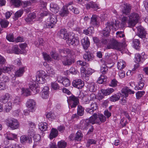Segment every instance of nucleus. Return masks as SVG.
<instances>
[{
    "label": "nucleus",
    "mask_w": 148,
    "mask_h": 148,
    "mask_svg": "<svg viewBox=\"0 0 148 148\" xmlns=\"http://www.w3.org/2000/svg\"><path fill=\"white\" fill-rule=\"evenodd\" d=\"M60 55L62 56V62L64 66H69L73 62V60L71 58L72 51L69 49L65 50L60 49L59 50Z\"/></svg>",
    "instance_id": "f257e3e1"
},
{
    "label": "nucleus",
    "mask_w": 148,
    "mask_h": 148,
    "mask_svg": "<svg viewBox=\"0 0 148 148\" xmlns=\"http://www.w3.org/2000/svg\"><path fill=\"white\" fill-rule=\"evenodd\" d=\"M107 47L108 49H112L120 51L123 49V44L116 40L113 39L108 44Z\"/></svg>",
    "instance_id": "f03ea898"
},
{
    "label": "nucleus",
    "mask_w": 148,
    "mask_h": 148,
    "mask_svg": "<svg viewBox=\"0 0 148 148\" xmlns=\"http://www.w3.org/2000/svg\"><path fill=\"white\" fill-rule=\"evenodd\" d=\"M134 92V91H132L127 87L123 88L122 90L121 96L123 97L121 100L120 103L122 105H126L127 101L126 99V98L128 97V94H133Z\"/></svg>",
    "instance_id": "7ed1b4c3"
},
{
    "label": "nucleus",
    "mask_w": 148,
    "mask_h": 148,
    "mask_svg": "<svg viewBox=\"0 0 148 148\" xmlns=\"http://www.w3.org/2000/svg\"><path fill=\"white\" fill-rule=\"evenodd\" d=\"M139 18V15L138 13L135 12L131 13L129 16L128 26L130 27L134 26L138 23Z\"/></svg>",
    "instance_id": "20e7f679"
},
{
    "label": "nucleus",
    "mask_w": 148,
    "mask_h": 148,
    "mask_svg": "<svg viewBox=\"0 0 148 148\" xmlns=\"http://www.w3.org/2000/svg\"><path fill=\"white\" fill-rule=\"evenodd\" d=\"M67 101L69 107L71 108H74L79 103V99L77 97L72 95L67 97Z\"/></svg>",
    "instance_id": "39448f33"
},
{
    "label": "nucleus",
    "mask_w": 148,
    "mask_h": 148,
    "mask_svg": "<svg viewBox=\"0 0 148 148\" xmlns=\"http://www.w3.org/2000/svg\"><path fill=\"white\" fill-rule=\"evenodd\" d=\"M7 125L12 130H15L18 128L19 124L17 120L14 118L6 120Z\"/></svg>",
    "instance_id": "423d86ee"
},
{
    "label": "nucleus",
    "mask_w": 148,
    "mask_h": 148,
    "mask_svg": "<svg viewBox=\"0 0 148 148\" xmlns=\"http://www.w3.org/2000/svg\"><path fill=\"white\" fill-rule=\"evenodd\" d=\"M74 34L69 35L67 38L66 42L69 45H78L79 42L78 38L74 36Z\"/></svg>",
    "instance_id": "0eeeda50"
},
{
    "label": "nucleus",
    "mask_w": 148,
    "mask_h": 148,
    "mask_svg": "<svg viewBox=\"0 0 148 148\" xmlns=\"http://www.w3.org/2000/svg\"><path fill=\"white\" fill-rule=\"evenodd\" d=\"M48 20V23H47L45 25L46 26L44 27L49 28H53L57 21V16L55 14H52L51 16Z\"/></svg>",
    "instance_id": "6e6552de"
},
{
    "label": "nucleus",
    "mask_w": 148,
    "mask_h": 148,
    "mask_svg": "<svg viewBox=\"0 0 148 148\" xmlns=\"http://www.w3.org/2000/svg\"><path fill=\"white\" fill-rule=\"evenodd\" d=\"M26 106L29 111L33 112L35 109L36 103L33 99H29L27 100Z\"/></svg>",
    "instance_id": "1a4fd4ad"
},
{
    "label": "nucleus",
    "mask_w": 148,
    "mask_h": 148,
    "mask_svg": "<svg viewBox=\"0 0 148 148\" xmlns=\"http://www.w3.org/2000/svg\"><path fill=\"white\" fill-rule=\"evenodd\" d=\"M137 30V35L141 38H145L146 32L144 28L141 26H139L136 27Z\"/></svg>",
    "instance_id": "9d476101"
},
{
    "label": "nucleus",
    "mask_w": 148,
    "mask_h": 148,
    "mask_svg": "<svg viewBox=\"0 0 148 148\" xmlns=\"http://www.w3.org/2000/svg\"><path fill=\"white\" fill-rule=\"evenodd\" d=\"M98 105L95 101L92 102L90 105V108H88L86 109V111L88 113L91 114L93 113L94 112L98 109Z\"/></svg>",
    "instance_id": "9b49d317"
},
{
    "label": "nucleus",
    "mask_w": 148,
    "mask_h": 148,
    "mask_svg": "<svg viewBox=\"0 0 148 148\" xmlns=\"http://www.w3.org/2000/svg\"><path fill=\"white\" fill-rule=\"evenodd\" d=\"M77 64L82 66V67L81 68V73H86V69L87 67L89 66L88 63L81 60H79L77 61Z\"/></svg>",
    "instance_id": "f8f14e48"
},
{
    "label": "nucleus",
    "mask_w": 148,
    "mask_h": 148,
    "mask_svg": "<svg viewBox=\"0 0 148 148\" xmlns=\"http://www.w3.org/2000/svg\"><path fill=\"white\" fill-rule=\"evenodd\" d=\"M38 84L35 81L31 82L29 84V87L35 94L38 93L40 91V88L38 86Z\"/></svg>",
    "instance_id": "ddd939ff"
},
{
    "label": "nucleus",
    "mask_w": 148,
    "mask_h": 148,
    "mask_svg": "<svg viewBox=\"0 0 148 148\" xmlns=\"http://www.w3.org/2000/svg\"><path fill=\"white\" fill-rule=\"evenodd\" d=\"M72 84L73 86L78 89H81L84 85L83 81L80 79L74 80Z\"/></svg>",
    "instance_id": "4468645a"
},
{
    "label": "nucleus",
    "mask_w": 148,
    "mask_h": 148,
    "mask_svg": "<svg viewBox=\"0 0 148 148\" xmlns=\"http://www.w3.org/2000/svg\"><path fill=\"white\" fill-rule=\"evenodd\" d=\"M100 18L96 15H93L91 18L90 23L94 26H98L99 24Z\"/></svg>",
    "instance_id": "2eb2a0df"
},
{
    "label": "nucleus",
    "mask_w": 148,
    "mask_h": 148,
    "mask_svg": "<svg viewBox=\"0 0 148 148\" xmlns=\"http://www.w3.org/2000/svg\"><path fill=\"white\" fill-rule=\"evenodd\" d=\"M132 8L131 6L127 3H124L122 9L123 14L126 15L128 14L130 12Z\"/></svg>",
    "instance_id": "dca6fc26"
},
{
    "label": "nucleus",
    "mask_w": 148,
    "mask_h": 148,
    "mask_svg": "<svg viewBox=\"0 0 148 148\" xmlns=\"http://www.w3.org/2000/svg\"><path fill=\"white\" fill-rule=\"evenodd\" d=\"M85 6L87 9L92 8L95 10H97L99 8V5L95 2L91 1L85 4Z\"/></svg>",
    "instance_id": "f3484780"
},
{
    "label": "nucleus",
    "mask_w": 148,
    "mask_h": 148,
    "mask_svg": "<svg viewBox=\"0 0 148 148\" xmlns=\"http://www.w3.org/2000/svg\"><path fill=\"white\" fill-rule=\"evenodd\" d=\"M12 96L8 93L2 95L0 98V102L3 103H6L10 100Z\"/></svg>",
    "instance_id": "a211bd4d"
},
{
    "label": "nucleus",
    "mask_w": 148,
    "mask_h": 148,
    "mask_svg": "<svg viewBox=\"0 0 148 148\" xmlns=\"http://www.w3.org/2000/svg\"><path fill=\"white\" fill-rule=\"evenodd\" d=\"M49 88L47 86L43 88L40 92V95L43 99H47L49 97Z\"/></svg>",
    "instance_id": "6ab92c4d"
},
{
    "label": "nucleus",
    "mask_w": 148,
    "mask_h": 148,
    "mask_svg": "<svg viewBox=\"0 0 148 148\" xmlns=\"http://www.w3.org/2000/svg\"><path fill=\"white\" fill-rule=\"evenodd\" d=\"M81 43L84 49L86 50L89 47L90 42L88 38L86 36L81 40Z\"/></svg>",
    "instance_id": "aec40b11"
},
{
    "label": "nucleus",
    "mask_w": 148,
    "mask_h": 148,
    "mask_svg": "<svg viewBox=\"0 0 148 148\" xmlns=\"http://www.w3.org/2000/svg\"><path fill=\"white\" fill-rule=\"evenodd\" d=\"M94 57L93 55L89 51H86L83 56L84 59L87 61H91L93 59Z\"/></svg>",
    "instance_id": "412c9836"
},
{
    "label": "nucleus",
    "mask_w": 148,
    "mask_h": 148,
    "mask_svg": "<svg viewBox=\"0 0 148 148\" xmlns=\"http://www.w3.org/2000/svg\"><path fill=\"white\" fill-rule=\"evenodd\" d=\"M89 121L88 120H84L81 121L80 122V127L82 129H87L91 125L89 123Z\"/></svg>",
    "instance_id": "4be33fe9"
},
{
    "label": "nucleus",
    "mask_w": 148,
    "mask_h": 148,
    "mask_svg": "<svg viewBox=\"0 0 148 148\" xmlns=\"http://www.w3.org/2000/svg\"><path fill=\"white\" fill-rule=\"evenodd\" d=\"M60 36L61 38L66 40L69 34L67 32V30L65 29H62L60 31Z\"/></svg>",
    "instance_id": "5701e85b"
},
{
    "label": "nucleus",
    "mask_w": 148,
    "mask_h": 148,
    "mask_svg": "<svg viewBox=\"0 0 148 148\" xmlns=\"http://www.w3.org/2000/svg\"><path fill=\"white\" fill-rule=\"evenodd\" d=\"M69 11L66 6H63L59 12L60 15L62 17L66 16L69 14Z\"/></svg>",
    "instance_id": "b1692460"
},
{
    "label": "nucleus",
    "mask_w": 148,
    "mask_h": 148,
    "mask_svg": "<svg viewBox=\"0 0 148 148\" xmlns=\"http://www.w3.org/2000/svg\"><path fill=\"white\" fill-rule=\"evenodd\" d=\"M50 7L51 11L55 13H58L59 11V8L57 5L54 3L50 4Z\"/></svg>",
    "instance_id": "393cba45"
},
{
    "label": "nucleus",
    "mask_w": 148,
    "mask_h": 148,
    "mask_svg": "<svg viewBox=\"0 0 148 148\" xmlns=\"http://www.w3.org/2000/svg\"><path fill=\"white\" fill-rule=\"evenodd\" d=\"M58 132L57 130L55 128H52L49 137L51 139L56 137L58 135Z\"/></svg>",
    "instance_id": "a878e982"
},
{
    "label": "nucleus",
    "mask_w": 148,
    "mask_h": 148,
    "mask_svg": "<svg viewBox=\"0 0 148 148\" xmlns=\"http://www.w3.org/2000/svg\"><path fill=\"white\" fill-rule=\"evenodd\" d=\"M21 142V143H32V139L31 137L29 138L26 136H22L20 138Z\"/></svg>",
    "instance_id": "bb28decb"
},
{
    "label": "nucleus",
    "mask_w": 148,
    "mask_h": 148,
    "mask_svg": "<svg viewBox=\"0 0 148 148\" xmlns=\"http://www.w3.org/2000/svg\"><path fill=\"white\" fill-rule=\"evenodd\" d=\"M97 114L94 113L90 118L89 119H86V120L89 121V123H91L92 124L97 123Z\"/></svg>",
    "instance_id": "cd10ccee"
},
{
    "label": "nucleus",
    "mask_w": 148,
    "mask_h": 148,
    "mask_svg": "<svg viewBox=\"0 0 148 148\" xmlns=\"http://www.w3.org/2000/svg\"><path fill=\"white\" fill-rule=\"evenodd\" d=\"M97 118V123L98 124H100L102 123L105 122L106 120V117L101 114H99Z\"/></svg>",
    "instance_id": "c85d7f7f"
},
{
    "label": "nucleus",
    "mask_w": 148,
    "mask_h": 148,
    "mask_svg": "<svg viewBox=\"0 0 148 148\" xmlns=\"http://www.w3.org/2000/svg\"><path fill=\"white\" fill-rule=\"evenodd\" d=\"M121 96V94L117 93L112 96L110 98V100L112 102H115L119 100Z\"/></svg>",
    "instance_id": "c756f323"
},
{
    "label": "nucleus",
    "mask_w": 148,
    "mask_h": 148,
    "mask_svg": "<svg viewBox=\"0 0 148 148\" xmlns=\"http://www.w3.org/2000/svg\"><path fill=\"white\" fill-rule=\"evenodd\" d=\"M87 88L91 92H94L97 89V86L94 82H91L88 84Z\"/></svg>",
    "instance_id": "7c9ffc66"
},
{
    "label": "nucleus",
    "mask_w": 148,
    "mask_h": 148,
    "mask_svg": "<svg viewBox=\"0 0 148 148\" xmlns=\"http://www.w3.org/2000/svg\"><path fill=\"white\" fill-rule=\"evenodd\" d=\"M24 67H20L15 73V75L16 77H19L23 75L24 71Z\"/></svg>",
    "instance_id": "2f4dec72"
},
{
    "label": "nucleus",
    "mask_w": 148,
    "mask_h": 148,
    "mask_svg": "<svg viewBox=\"0 0 148 148\" xmlns=\"http://www.w3.org/2000/svg\"><path fill=\"white\" fill-rule=\"evenodd\" d=\"M114 90V89L112 88H108L106 89H101V92L104 95L106 96L112 93Z\"/></svg>",
    "instance_id": "473e14b6"
},
{
    "label": "nucleus",
    "mask_w": 148,
    "mask_h": 148,
    "mask_svg": "<svg viewBox=\"0 0 148 148\" xmlns=\"http://www.w3.org/2000/svg\"><path fill=\"white\" fill-rule=\"evenodd\" d=\"M126 66V63L123 60H120L117 63V66L119 70H121L125 68Z\"/></svg>",
    "instance_id": "72a5a7b5"
},
{
    "label": "nucleus",
    "mask_w": 148,
    "mask_h": 148,
    "mask_svg": "<svg viewBox=\"0 0 148 148\" xmlns=\"http://www.w3.org/2000/svg\"><path fill=\"white\" fill-rule=\"evenodd\" d=\"M132 44L133 47L136 49L138 50L140 48V42L137 39H134Z\"/></svg>",
    "instance_id": "f704fd0d"
},
{
    "label": "nucleus",
    "mask_w": 148,
    "mask_h": 148,
    "mask_svg": "<svg viewBox=\"0 0 148 148\" xmlns=\"http://www.w3.org/2000/svg\"><path fill=\"white\" fill-rule=\"evenodd\" d=\"M45 115L46 117L51 121L55 119L56 117V115L51 112L47 113Z\"/></svg>",
    "instance_id": "c9c22d12"
},
{
    "label": "nucleus",
    "mask_w": 148,
    "mask_h": 148,
    "mask_svg": "<svg viewBox=\"0 0 148 148\" xmlns=\"http://www.w3.org/2000/svg\"><path fill=\"white\" fill-rule=\"evenodd\" d=\"M47 123L45 122L41 123L38 125V128L41 131H44L47 130Z\"/></svg>",
    "instance_id": "e433bc0d"
},
{
    "label": "nucleus",
    "mask_w": 148,
    "mask_h": 148,
    "mask_svg": "<svg viewBox=\"0 0 148 148\" xmlns=\"http://www.w3.org/2000/svg\"><path fill=\"white\" fill-rule=\"evenodd\" d=\"M11 69V67L10 66H5L3 69L0 68V75H1L3 72L10 73Z\"/></svg>",
    "instance_id": "4c0bfd02"
},
{
    "label": "nucleus",
    "mask_w": 148,
    "mask_h": 148,
    "mask_svg": "<svg viewBox=\"0 0 148 148\" xmlns=\"http://www.w3.org/2000/svg\"><path fill=\"white\" fill-rule=\"evenodd\" d=\"M144 80L139 81L138 85L135 88V89L136 90L142 89L144 85Z\"/></svg>",
    "instance_id": "58836bf2"
},
{
    "label": "nucleus",
    "mask_w": 148,
    "mask_h": 148,
    "mask_svg": "<svg viewBox=\"0 0 148 148\" xmlns=\"http://www.w3.org/2000/svg\"><path fill=\"white\" fill-rule=\"evenodd\" d=\"M108 71V67L106 64H103L101 67L100 72L102 74L106 73Z\"/></svg>",
    "instance_id": "ea45409f"
},
{
    "label": "nucleus",
    "mask_w": 148,
    "mask_h": 148,
    "mask_svg": "<svg viewBox=\"0 0 148 148\" xmlns=\"http://www.w3.org/2000/svg\"><path fill=\"white\" fill-rule=\"evenodd\" d=\"M12 103L11 101H9L5 105L4 109L6 112H9L12 108Z\"/></svg>",
    "instance_id": "a19ab883"
},
{
    "label": "nucleus",
    "mask_w": 148,
    "mask_h": 148,
    "mask_svg": "<svg viewBox=\"0 0 148 148\" xmlns=\"http://www.w3.org/2000/svg\"><path fill=\"white\" fill-rule=\"evenodd\" d=\"M94 32V28L93 27L88 28L84 31V34L86 35H90Z\"/></svg>",
    "instance_id": "79ce46f5"
},
{
    "label": "nucleus",
    "mask_w": 148,
    "mask_h": 148,
    "mask_svg": "<svg viewBox=\"0 0 148 148\" xmlns=\"http://www.w3.org/2000/svg\"><path fill=\"white\" fill-rule=\"evenodd\" d=\"M142 59L141 56L139 54H136L135 56V61L137 63L141 62Z\"/></svg>",
    "instance_id": "37998d69"
},
{
    "label": "nucleus",
    "mask_w": 148,
    "mask_h": 148,
    "mask_svg": "<svg viewBox=\"0 0 148 148\" xmlns=\"http://www.w3.org/2000/svg\"><path fill=\"white\" fill-rule=\"evenodd\" d=\"M16 135L11 133H9L7 134V136L6 138L8 140H14V139L16 138Z\"/></svg>",
    "instance_id": "c03bdc74"
},
{
    "label": "nucleus",
    "mask_w": 148,
    "mask_h": 148,
    "mask_svg": "<svg viewBox=\"0 0 148 148\" xmlns=\"http://www.w3.org/2000/svg\"><path fill=\"white\" fill-rule=\"evenodd\" d=\"M106 76L102 75H101L97 81V83L99 84H102L103 82H106Z\"/></svg>",
    "instance_id": "a18cd8bd"
},
{
    "label": "nucleus",
    "mask_w": 148,
    "mask_h": 148,
    "mask_svg": "<svg viewBox=\"0 0 148 148\" xmlns=\"http://www.w3.org/2000/svg\"><path fill=\"white\" fill-rule=\"evenodd\" d=\"M47 72L49 75L51 77L54 76L55 74V71L50 67H49L47 68Z\"/></svg>",
    "instance_id": "49530a36"
},
{
    "label": "nucleus",
    "mask_w": 148,
    "mask_h": 148,
    "mask_svg": "<svg viewBox=\"0 0 148 148\" xmlns=\"http://www.w3.org/2000/svg\"><path fill=\"white\" fill-rule=\"evenodd\" d=\"M47 76V74L43 71L40 70L37 72V76L36 77H46Z\"/></svg>",
    "instance_id": "de8ad7c7"
},
{
    "label": "nucleus",
    "mask_w": 148,
    "mask_h": 148,
    "mask_svg": "<svg viewBox=\"0 0 148 148\" xmlns=\"http://www.w3.org/2000/svg\"><path fill=\"white\" fill-rule=\"evenodd\" d=\"M10 3L16 7H18L21 4V2L19 0H11Z\"/></svg>",
    "instance_id": "09e8293b"
},
{
    "label": "nucleus",
    "mask_w": 148,
    "mask_h": 148,
    "mask_svg": "<svg viewBox=\"0 0 148 148\" xmlns=\"http://www.w3.org/2000/svg\"><path fill=\"white\" fill-rule=\"evenodd\" d=\"M77 113L78 115L80 116H82L84 114V109L82 106H78Z\"/></svg>",
    "instance_id": "8fccbe9b"
},
{
    "label": "nucleus",
    "mask_w": 148,
    "mask_h": 148,
    "mask_svg": "<svg viewBox=\"0 0 148 148\" xmlns=\"http://www.w3.org/2000/svg\"><path fill=\"white\" fill-rule=\"evenodd\" d=\"M66 143L63 140H61L58 142V146L59 148H65L66 146Z\"/></svg>",
    "instance_id": "3c124183"
},
{
    "label": "nucleus",
    "mask_w": 148,
    "mask_h": 148,
    "mask_svg": "<svg viewBox=\"0 0 148 148\" xmlns=\"http://www.w3.org/2000/svg\"><path fill=\"white\" fill-rule=\"evenodd\" d=\"M9 22L7 20H1L0 21V24L2 28H6L8 27Z\"/></svg>",
    "instance_id": "603ef678"
},
{
    "label": "nucleus",
    "mask_w": 148,
    "mask_h": 148,
    "mask_svg": "<svg viewBox=\"0 0 148 148\" xmlns=\"http://www.w3.org/2000/svg\"><path fill=\"white\" fill-rule=\"evenodd\" d=\"M62 83L64 86L66 87L70 86L71 84L70 80L67 78H64Z\"/></svg>",
    "instance_id": "864d4df0"
},
{
    "label": "nucleus",
    "mask_w": 148,
    "mask_h": 148,
    "mask_svg": "<svg viewBox=\"0 0 148 148\" xmlns=\"http://www.w3.org/2000/svg\"><path fill=\"white\" fill-rule=\"evenodd\" d=\"M21 92L22 94H23L24 95L27 96L30 95V92L29 89L27 88L25 89L24 88H22L21 89Z\"/></svg>",
    "instance_id": "5fc2aeb1"
},
{
    "label": "nucleus",
    "mask_w": 148,
    "mask_h": 148,
    "mask_svg": "<svg viewBox=\"0 0 148 148\" xmlns=\"http://www.w3.org/2000/svg\"><path fill=\"white\" fill-rule=\"evenodd\" d=\"M82 137V134L80 131H78L76 133L75 140L77 141L81 140Z\"/></svg>",
    "instance_id": "6e6d98bb"
},
{
    "label": "nucleus",
    "mask_w": 148,
    "mask_h": 148,
    "mask_svg": "<svg viewBox=\"0 0 148 148\" xmlns=\"http://www.w3.org/2000/svg\"><path fill=\"white\" fill-rule=\"evenodd\" d=\"M90 100H89L88 99H85V100L84 101V104H87L89 103L90 102V100H93L95 98V94L92 93L90 95Z\"/></svg>",
    "instance_id": "4d7b16f0"
},
{
    "label": "nucleus",
    "mask_w": 148,
    "mask_h": 148,
    "mask_svg": "<svg viewBox=\"0 0 148 148\" xmlns=\"http://www.w3.org/2000/svg\"><path fill=\"white\" fill-rule=\"evenodd\" d=\"M105 28L110 30L112 29L113 27L114 23L113 22H108L105 25Z\"/></svg>",
    "instance_id": "13d9d810"
},
{
    "label": "nucleus",
    "mask_w": 148,
    "mask_h": 148,
    "mask_svg": "<svg viewBox=\"0 0 148 148\" xmlns=\"http://www.w3.org/2000/svg\"><path fill=\"white\" fill-rule=\"evenodd\" d=\"M45 77H36V81L39 84H43L45 81Z\"/></svg>",
    "instance_id": "bf43d9fd"
},
{
    "label": "nucleus",
    "mask_w": 148,
    "mask_h": 148,
    "mask_svg": "<svg viewBox=\"0 0 148 148\" xmlns=\"http://www.w3.org/2000/svg\"><path fill=\"white\" fill-rule=\"evenodd\" d=\"M7 39L10 42L14 41V36L12 34H10L7 35L6 37Z\"/></svg>",
    "instance_id": "052dcab7"
},
{
    "label": "nucleus",
    "mask_w": 148,
    "mask_h": 148,
    "mask_svg": "<svg viewBox=\"0 0 148 148\" xmlns=\"http://www.w3.org/2000/svg\"><path fill=\"white\" fill-rule=\"evenodd\" d=\"M35 133V131L33 129L29 128V130H28L27 134L30 137H33L36 134Z\"/></svg>",
    "instance_id": "680f3d73"
},
{
    "label": "nucleus",
    "mask_w": 148,
    "mask_h": 148,
    "mask_svg": "<svg viewBox=\"0 0 148 148\" xmlns=\"http://www.w3.org/2000/svg\"><path fill=\"white\" fill-rule=\"evenodd\" d=\"M96 143V141L93 139H90L88 140L87 142L86 146L89 147L90 145L92 144H95Z\"/></svg>",
    "instance_id": "e2e57ef3"
},
{
    "label": "nucleus",
    "mask_w": 148,
    "mask_h": 148,
    "mask_svg": "<svg viewBox=\"0 0 148 148\" xmlns=\"http://www.w3.org/2000/svg\"><path fill=\"white\" fill-rule=\"evenodd\" d=\"M23 13V10H19L16 12L14 14L15 17L18 18L20 17Z\"/></svg>",
    "instance_id": "0e129e2a"
},
{
    "label": "nucleus",
    "mask_w": 148,
    "mask_h": 148,
    "mask_svg": "<svg viewBox=\"0 0 148 148\" xmlns=\"http://www.w3.org/2000/svg\"><path fill=\"white\" fill-rule=\"evenodd\" d=\"M33 137L34 140L35 142H38L41 140L40 136L38 134H36Z\"/></svg>",
    "instance_id": "69168bd1"
},
{
    "label": "nucleus",
    "mask_w": 148,
    "mask_h": 148,
    "mask_svg": "<svg viewBox=\"0 0 148 148\" xmlns=\"http://www.w3.org/2000/svg\"><path fill=\"white\" fill-rule=\"evenodd\" d=\"M44 58L45 60H47L48 61H51L52 59L49 56V55H48L46 53H43V54Z\"/></svg>",
    "instance_id": "338daca9"
},
{
    "label": "nucleus",
    "mask_w": 148,
    "mask_h": 148,
    "mask_svg": "<svg viewBox=\"0 0 148 148\" xmlns=\"http://www.w3.org/2000/svg\"><path fill=\"white\" fill-rule=\"evenodd\" d=\"M51 86L52 88L55 90L59 89L60 88V86L57 83L55 82L51 83Z\"/></svg>",
    "instance_id": "774afa93"
}]
</instances>
